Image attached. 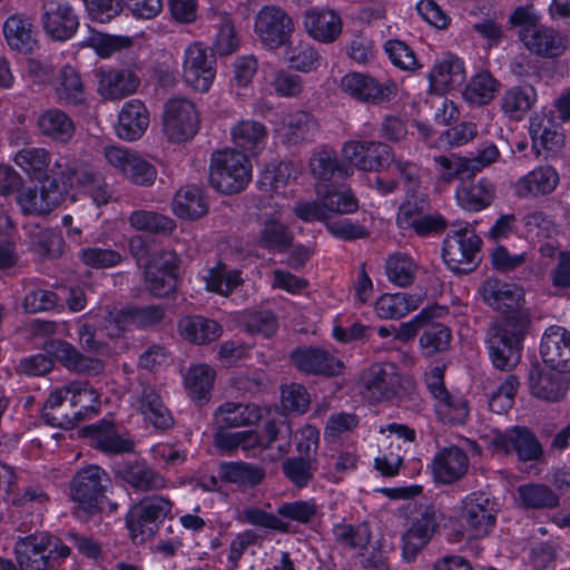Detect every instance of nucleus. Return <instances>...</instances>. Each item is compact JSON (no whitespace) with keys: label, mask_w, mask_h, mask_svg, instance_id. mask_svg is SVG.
<instances>
[{"label":"nucleus","mask_w":570,"mask_h":570,"mask_svg":"<svg viewBox=\"0 0 570 570\" xmlns=\"http://www.w3.org/2000/svg\"><path fill=\"white\" fill-rule=\"evenodd\" d=\"M3 36L8 46L21 53H30L37 46L32 19L23 13H14L7 18Z\"/></svg>","instance_id":"7c9ffc66"},{"label":"nucleus","mask_w":570,"mask_h":570,"mask_svg":"<svg viewBox=\"0 0 570 570\" xmlns=\"http://www.w3.org/2000/svg\"><path fill=\"white\" fill-rule=\"evenodd\" d=\"M289 228L277 219H267L259 232L257 244L265 249L283 253L293 243Z\"/></svg>","instance_id":"0e129e2a"},{"label":"nucleus","mask_w":570,"mask_h":570,"mask_svg":"<svg viewBox=\"0 0 570 570\" xmlns=\"http://www.w3.org/2000/svg\"><path fill=\"white\" fill-rule=\"evenodd\" d=\"M173 501L164 495H150L131 507L126 515V525L135 543L153 538L160 524L173 518Z\"/></svg>","instance_id":"39448f33"},{"label":"nucleus","mask_w":570,"mask_h":570,"mask_svg":"<svg viewBox=\"0 0 570 570\" xmlns=\"http://www.w3.org/2000/svg\"><path fill=\"white\" fill-rule=\"evenodd\" d=\"M14 553L20 570H51L55 560L70 554V548L51 533L39 531L19 537Z\"/></svg>","instance_id":"f03ea898"},{"label":"nucleus","mask_w":570,"mask_h":570,"mask_svg":"<svg viewBox=\"0 0 570 570\" xmlns=\"http://www.w3.org/2000/svg\"><path fill=\"white\" fill-rule=\"evenodd\" d=\"M535 101L537 91L532 86H514L503 92L500 107L509 119L519 121L524 118Z\"/></svg>","instance_id":"c03bdc74"},{"label":"nucleus","mask_w":570,"mask_h":570,"mask_svg":"<svg viewBox=\"0 0 570 570\" xmlns=\"http://www.w3.org/2000/svg\"><path fill=\"white\" fill-rule=\"evenodd\" d=\"M216 372L207 364H197L188 368L185 375V386L189 396L196 402L209 399Z\"/></svg>","instance_id":"e2e57ef3"},{"label":"nucleus","mask_w":570,"mask_h":570,"mask_svg":"<svg viewBox=\"0 0 570 570\" xmlns=\"http://www.w3.org/2000/svg\"><path fill=\"white\" fill-rule=\"evenodd\" d=\"M469 466L470 460L466 452L455 445L441 449L432 462L434 478L443 484L461 480L466 474Z\"/></svg>","instance_id":"393cba45"},{"label":"nucleus","mask_w":570,"mask_h":570,"mask_svg":"<svg viewBox=\"0 0 570 570\" xmlns=\"http://www.w3.org/2000/svg\"><path fill=\"white\" fill-rule=\"evenodd\" d=\"M309 168L321 184L330 181L334 176L345 179L353 174V169L344 161H338L332 149L315 151L309 159Z\"/></svg>","instance_id":"49530a36"},{"label":"nucleus","mask_w":570,"mask_h":570,"mask_svg":"<svg viewBox=\"0 0 570 570\" xmlns=\"http://www.w3.org/2000/svg\"><path fill=\"white\" fill-rule=\"evenodd\" d=\"M315 190L317 197L324 200L330 219L335 215H350L358 210V199L350 188L338 190L318 183Z\"/></svg>","instance_id":"de8ad7c7"},{"label":"nucleus","mask_w":570,"mask_h":570,"mask_svg":"<svg viewBox=\"0 0 570 570\" xmlns=\"http://www.w3.org/2000/svg\"><path fill=\"white\" fill-rule=\"evenodd\" d=\"M519 37L530 51L543 57H558L567 48L566 38L559 31L543 24L519 31Z\"/></svg>","instance_id":"c85d7f7f"},{"label":"nucleus","mask_w":570,"mask_h":570,"mask_svg":"<svg viewBox=\"0 0 570 570\" xmlns=\"http://www.w3.org/2000/svg\"><path fill=\"white\" fill-rule=\"evenodd\" d=\"M165 317V311L159 305L144 307H130L126 309L109 311L107 320L115 325L110 335L117 336L129 326L147 328L160 323Z\"/></svg>","instance_id":"a878e982"},{"label":"nucleus","mask_w":570,"mask_h":570,"mask_svg":"<svg viewBox=\"0 0 570 570\" xmlns=\"http://www.w3.org/2000/svg\"><path fill=\"white\" fill-rule=\"evenodd\" d=\"M507 452L514 451L521 461H535L542 455V446L527 428H514L498 440Z\"/></svg>","instance_id":"a19ab883"},{"label":"nucleus","mask_w":570,"mask_h":570,"mask_svg":"<svg viewBox=\"0 0 570 570\" xmlns=\"http://www.w3.org/2000/svg\"><path fill=\"white\" fill-rule=\"evenodd\" d=\"M400 386L401 377L392 363L374 364L362 376V394L371 402L391 400Z\"/></svg>","instance_id":"6ab92c4d"},{"label":"nucleus","mask_w":570,"mask_h":570,"mask_svg":"<svg viewBox=\"0 0 570 570\" xmlns=\"http://www.w3.org/2000/svg\"><path fill=\"white\" fill-rule=\"evenodd\" d=\"M434 163L438 165L439 179L442 183L449 184L454 179L464 180L474 176L465 157L455 154L440 155L434 157Z\"/></svg>","instance_id":"338daca9"},{"label":"nucleus","mask_w":570,"mask_h":570,"mask_svg":"<svg viewBox=\"0 0 570 570\" xmlns=\"http://www.w3.org/2000/svg\"><path fill=\"white\" fill-rule=\"evenodd\" d=\"M252 178V166L247 156L236 149L216 150L212 154L209 183L222 194L242 191Z\"/></svg>","instance_id":"7ed1b4c3"},{"label":"nucleus","mask_w":570,"mask_h":570,"mask_svg":"<svg viewBox=\"0 0 570 570\" xmlns=\"http://www.w3.org/2000/svg\"><path fill=\"white\" fill-rule=\"evenodd\" d=\"M294 31L292 18L279 7H263L255 19V32L271 49L284 46Z\"/></svg>","instance_id":"2eb2a0df"},{"label":"nucleus","mask_w":570,"mask_h":570,"mask_svg":"<svg viewBox=\"0 0 570 570\" xmlns=\"http://www.w3.org/2000/svg\"><path fill=\"white\" fill-rule=\"evenodd\" d=\"M214 53L202 42L190 43L184 51L183 79L199 92H207L216 76Z\"/></svg>","instance_id":"9d476101"},{"label":"nucleus","mask_w":570,"mask_h":570,"mask_svg":"<svg viewBox=\"0 0 570 570\" xmlns=\"http://www.w3.org/2000/svg\"><path fill=\"white\" fill-rule=\"evenodd\" d=\"M174 213L184 219H198L207 214L208 202L202 188L195 185L181 187L173 202Z\"/></svg>","instance_id":"a18cd8bd"},{"label":"nucleus","mask_w":570,"mask_h":570,"mask_svg":"<svg viewBox=\"0 0 570 570\" xmlns=\"http://www.w3.org/2000/svg\"><path fill=\"white\" fill-rule=\"evenodd\" d=\"M480 293L487 305L505 314L490 323L485 345L492 365L510 372L520 363L522 342L530 325L528 313L517 309L521 291L515 285L488 278L481 285Z\"/></svg>","instance_id":"f257e3e1"},{"label":"nucleus","mask_w":570,"mask_h":570,"mask_svg":"<svg viewBox=\"0 0 570 570\" xmlns=\"http://www.w3.org/2000/svg\"><path fill=\"white\" fill-rule=\"evenodd\" d=\"M67 400L68 391L59 389L50 393L42 410V419L48 425L69 430L78 424L77 416L80 412H62L61 405Z\"/></svg>","instance_id":"bf43d9fd"},{"label":"nucleus","mask_w":570,"mask_h":570,"mask_svg":"<svg viewBox=\"0 0 570 570\" xmlns=\"http://www.w3.org/2000/svg\"><path fill=\"white\" fill-rule=\"evenodd\" d=\"M17 202L26 215H46L60 203V194L57 185L51 183L49 187H28L17 195Z\"/></svg>","instance_id":"2f4dec72"},{"label":"nucleus","mask_w":570,"mask_h":570,"mask_svg":"<svg viewBox=\"0 0 570 570\" xmlns=\"http://www.w3.org/2000/svg\"><path fill=\"white\" fill-rule=\"evenodd\" d=\"M180 335L195 344H208L222 335V326L214 320L186 316L178 323Z\"/></svg>","instance_id":"6e6d98bb"},{"label":"nucleus","mask_w":570,"mask_h":570,"mask_svg":"<svg viewBox=\"0 0 570 570\" xmlns=\"http://www.w3.org/2000/svg\"><path fill=\"white\" fill-rule=\"evenodd\" d=\"M178 257L175 252L159 249L155 252L145 269V282L149 293L156 297H165L177 286L176 269Z\"/></svg>","instance_id":"f8f14e48"},{"label":"nucleus","mask_w":570,"mask_h":570,"mask_svg":"<svg viewBox=\"0 0 570 570\" xmlns=\"http://www.w3.org/2000/svg\"><path fill=\"white\" fill-rule=\"evenodd\" d=\"M56 95L65 105H81L86 100L85 86L79 72L70 65H65L58 75Z\"/></svg>","instance_id":"13d9d810"},{"label":"nucleus","mask_w":570,"mask_h":570,"mask_svg":"<svg viewBox=\"0 0 570 570\" xmlns=\"http://www.w3.org/2000/svg\"><path fill=\"white\" fill-rule=\"evenodd\" d=\"M149 125V114L142 101L131 99L122 106L118 115L116 131L119 138L128 141L137 140Z\"/></svg>","instance_id":"c756f323"},{"label":"nucleus","mask_w":570,"mask_h":570,"mask_svg":"<svg viewBox=\"0 0 570 570\" xmlns=\"http://www.w3.org/2000/svg\"><path fill=\"white\" fill-rule=\"evenodd\" d=\"M332 534L335 543L344 550L355 551L362 554L371 541L372 532L368 523L362 522L357 524L336 523L333 525Z\"/></svg>","instance_id":"864d4df0"},{"label":"nucleus","mask_w":570,"mask_h":570,"mask_svg":"<svg viewBox=\"0 0 570 570\" xmlns=\"http://www.w3.org/2000/svg\"><path fill=\"white\" fill-rule=\"evenodd\" d=\"M52 170L65 186L82 188L98 206L107 204L111 198L105 178L75 159L60 156L53 163Z\"/></svg>","instance_id":"0eeeda50"},{"label":"nucleus","mask_w":570,"mask_h":570,"mask_svg":"<svg viewBox=\"0 0 570 570\" xmlns=\"http://www.w3.org/2000/svg\"><path fill=\"white\" fill-rule=\"evenodd\" d=\"M291 361L305 374L337 376L343 371V363L328 350L313 346H301L292 351Z\"/></svg>","instance_id":"aec40b11"},{"label":"nucleus","mask_w":570,"mask_h":570,"mask_svg":"<svg viewBox=\"0 0 570 570\" xmlns=\"http://www.w3.org/2000/svg\"><path fill=\"white\" fill-rule=\"evenodd\" d=\"M481 238L468 225L451 229L442 246V258L455 274H469L480 264Z\"/></svg>","instance_id":"423d86ee"},{"label":"nucleus","mask_w":570,"mask_h":570,"mask_svg":"<svg viewBox=\"0 0 570 570\" xmlns=\"http://www.w3.org/2000/svg\"><path fill=\"white\" fill-rule=\"evenodd\" d=\"M199 114L193 101L175 97L165 104L163 124L169 140L183 142L191 139L199 129Z\"/></svg>","instance_id":"6e6552de"},{"label":"nucleus","mask_w":570,"mask_h":570,"mask_svg":"<svg viewBox=\"0 0 570 570\" xmlns=\"http://www.w3.org/2000/svg\"><path fill=\"white\" fill-rule=\"evenodd\" d=\"M230 135L233 142L238 148L256 155L265 148L268 131L264 124L246 119L235 124L230 129Z\"/></svg>","instance_id":"37998d69"},{"label":"nucleus","mask_w":570,"mask_h":570,"mask_svg":"<svg viewBox=\"0 0 570 570\" xmlns=\"http://www.w3.org/2000/svg\"><path fill=\"white\" fill-rule=\"evenodd\" d=\"M38 127L43 136L61 144L69 142L76 131L73 120L57 108L43 111L38 118Z\"/></svg>","instance_id":"09e8293b"},{"label":"nucleus","mask_w":570,"mask_h":570,"mask_svg":"<svg viewBox=\"0 0 570 570\" xmlns=\"http://www.w3.org/2000/svg\"><path fill=\"white\" fill-rule=\"evenodd\" d=\"M111 480L108 473L96 464H89L76 472L70 481V498L77 504L75 514L86 518L100 510V504Z\"/></svg>","instance_id":"20e7f679"},{"label":"nucleus","mask_w":570,"mask_h":570,"mask_svg":"<svg viewBox=\"0 0 570 570\" xmlns=\"http://www.w3.org/2000/svg\"><path fill=\"white\" fill-rule=\"evenodd\" d=\"M342 154L348 166L365 171H377L391 163L393 150L382 141L351 140L344 144Z\"/></svg>","instance_id":"dca6fc26"},{"label":"nucleus","mask_w":570,"mask_h":570,"mask_svg":"<svg viewBox=\"0 0 570 570\" xmlns=\"http://www.w3.org/2000/svg\"><path fill=\"white\" fill-rule=\"evenodd\" d=\"M45 350L69 371L85 375H96L102 372L100 360L81 354L73 345L62 340H49Z\"/></svg>","instance_id":"b1692460"},{"label":"nucleus","mask_w":570,"mask_h":570,"mask_svg":"<svg viewBox=\"0 0 570 570\" xmlns=\"http://www.w3.org/2000/svg\"><path fill=\"white\" fill-rule=\"evenodd\" d=\"M459 520L466 538L484 537L495 524V503L484 492H472L462 500Z\"/></svg>","instance_id":"1a4fd4ad"},{"label":"nucleus","mask_w":570,"mask_h":570,"mask_svg":"<svg viewBox=\"0 0 570 570\" xmlns=\"http://www.w3.org/2000/svg\"><path fill=\"white\" fill-rule=\"evenodd\" d=\"M98 92L105 99L120 100L134 94L140 81L130 69H99L97 71Z\"/></svg>","instance_id":"bb28decb"},{"label":"nucleus","mask_w":570,"mask_h":570,"mask_svg":"<svg viewBox=\"0 0 570 570\" xmlns=\"http://www.w3.org/2000/svg\"><path fill=\"white\" fill-rule=\"evenodd\" d=\"M214 417L219 428L234 429L258 423L262 411L253 403L225 402L216 409Z\"/></svg>","instance_id":"f704fd0d"},{"label":"nucleus","mask_w":570,"mask_h":570,"mask_svg":"<svg viewBox=\"0 0 570 570\" xmlns=\"http://www.w3.org/2000/svg\"><path fill=\"white\" fill-rule=\"evenodd\" d=\"M14 164L24 171L30 178L43 180L49 178V171L53 175L55 180H60L53 174L50 153L41 147L26 146L19 149L13 156Z\"/></svg>","instance_id":"4c0bfd02"},{"label":"nucleus","mask_w":570,"mask_h":570,"mask_svg":"<svg viewBox=\"0 0 570 570\" xmlns=\"http://www.w3.org/2000/svg\"><path fill=\"white\" fill-rule=\"evenodd\" d=\"M114 472L135 492H157L169 487V480L145 460H122L115 465Z\"/></svg>","instance_id":"f3484780"},{"label":"nucleus","mask_w":570,"mask_h":570,"mask_svg":"<svg viewBox=\"0 0 570 570\" xmlns=\"http://www.w3.org/2000/svg\"><path fill=\"white\" fill-rule=\"evenodd\" d=\"M455 198L463 209L480 212L491 205L494 198V187L484 178L471 185L461 184L456 188Z\"/></svg>","instance_id":"3c124183"},{"label":"nucleus","mask_w":570,"mask_h":570,"mask_svg":"<svg viewBox=\"0 0 570 570\" xmlns=\"http://www.w3.org/2000/svg\"><path fill=\"white\" fill-rule=\"evenodd\" d=\"M452 340L451 330L434 318L425 321L420 336V347L423 355L433 356L449 350Z\"/></svg>","instance_id":"680f3d73"},{"label":"nucleus","mask_w":570,"mask_h":570,"mask_svg":"<svg viewBox=\"0 0 570 570\" xmlns=\"http://www.w3.org/2000/svg\"><path fill=\"white\" fill-rule=\"evenodd\" d=\"M429 79L438 90H450L459 87L465 81L464 63L460 58L446 55L435 62L429 73Z\"/></svg>","instance_id":"ea45409f"},{"label":"nucleus","mask_w":570,"mask_h":570,"mask_svg":"<svg viewBox=\"0 0 570 570\" xmlns=\"http://www.w3.org/2000/svg\"><path fill=\"white\" fill-rule=\"evenodd\" d=\"M308 35L321 42H333L342 30L340 16L330 9H309L304 14Z\"/></svg>","instance_id":"72a5a7b5"},{"label":"nucleus","mask_w":570,"mask_h":570,"mask_svg":"<svg viewBox=\"0 0 570 570\" xmlns=\"http://www.w3.org/2000/svg\"><path fill=\"white\" fill-rule=\"evenodd\" d=\"M318 130L316 119L308 112L296 110L283 119L281 134L289 145H301L312 141Z\"/></svg>","instance_id":"58836bf2"},{"label":"nucleus","mask_w":570,"mask_h":570,"mask_svg":"<svg viewBox=\"0 0 570 570\" xmlns=\"http://www.w3.org/2000/svg\"><path fill=\"white\" fill-rule=\"evenodd\" d=\"M83 434L90 439L92 448L107 454L129 453L135 449L134 441L127 434L119 433L115 424L107 420L85 426Z\"/></svg>","instance_id":"5701e85b"},{"label":"nucleus","mask_w":570,"mask_h":570,"mask_svg":"<svg viewBox=\"0 0 570 570\" xmlns=\"http://www.w3.org/2000/svg\"><path fill=\"white\" fill-rule=\"evenodd\" d=\"M61 390L68 391L70 410L80 412L77 416L78 423L98 412V394L88 382L76 381L63 386Z\"/></svg>","instance_id":"603ef678"},{"label":"nucleus","mask_w":570,"mask_h":570,"mask_svg":"<svg viewBox=\"0 0 570 570\" xmlns=\"http://www.w3.org/2000/svg\"><path fill=\"white\" fill-rule=\"evenodd\" d=\"M40 21L45 32L52 39H70L79 27L78 16L68 0H42Z\"/></svg>","instance_id":"a211bd4d"},{"label":"nucleus","mask_w":570,"mask_h":570,"mask_svg":"<svg viewBox=\"0 0 570 570\" xmlns=\"http://www.w3.org/2000/svg\"><path fill=\"white\" fill-rule=\"evenodd\" d=\"M104 154L108 164L131 183L140 186L154 184L157 176L156 168L137 151L118 146H108Z\"/></svg>","instance_id":"ddd939ff"},{"label":"nucleus","mask_w":570,"mask_h":570,"mask_svg":"<svg viewBox=\"0 0 570 570\" xmlns=\"http://www.w3.org/2000/svg\"><path fill=\"white\" fill-rule=\"evenodd\" d=\"M500 82L488 71L476 72L462 91L463 99L472 106H485L500 90Z\"/></svg>","instance_id":"5fc2aeb1"},{"label":"nucleus","mask_w":570,"mask_h":570,"mask_svg":"<svg viewBox=\"0 0 570 570\" xmlns=\"http://www.w3.org/2000/svg\"><path fill=\"white\" fill-rule=\"evenodd\" d=\"M440 520L441 514L433 505L426 507L412 520L410 528L402 537L405 560H414L417 553L430 542Z\"/></svg>","instance_id":"412c9836"},{"label":"nucleus","mask_w":570,"mask_h":570,"mask_svg":"<svg viewBox=\"0 0 570 570\" xmlns=\"http://www.w3.org/2000/svg\"><path fill=\"white\" fill-rule=\"evenodd\" d=\"M258 438L259 449L276 451L269 456V459L274 461L289 452L292 443V428L285 421H268L265 423L262 432L258 434Z\"/></svg>","instance_id":"8fccbe9b"},{"label":"nucleus","mask_w":570,"mask_h":570,"mask_svg":"<svg viewBox=\"0 0 570 570\" xmlns=\"http://www.w3.org/2000/svg\"><path fill=\"white\" fill-rule=\"evenodd\" d=\"M529 391L532 396L548 403L566 399L570 389L569 372L533 365L528 374Z\"/></svg>","instance_id":"4468645a"},{"label":"nucleus","mask_w":570,"mask_h":570,"mask_svg":"<svg viewBox=\"0 0 570 570\" xmlns=\"http://www.w3.org/2000/svg\"><path fill=\"white\" fill-rule=\"evenodd\" d=\"M385 271L391 283L400 287H406L415 279L417 264L411 256L396 253L387 258Z\"/></svg>","instance_id":"69168bd1"},{"label":"nucleus","mask_w":570,"mask_h":570,"mask_svg":"<svg viewBox=\"0 0 570 570\" xmlns=\"http://www.w3.org/2000/svg\"><path fill=\"white\" fill-rule=\"evenodd\" d=\"M282 470L284 475L296 488H306L314 478L317 470L316 459L306 456L288 458L283 462Z\"/></svg>","instance_id":"774afa93"},{"label":"nucleus","mask_w":570,"mask_h":570,"mask_svg":"<svg viewBox=\"0 0 570 570\" xmlns=\"http://www.w3.org/2000/svg\"><path fill=\"white\" fill-rule=\"evenodd\" d=\"M518 502L527 510H551L559 505V495L547 484L527 483L517 489Z\"/></svg>","instance_id":"4d7b16f0"},{"label":"nucleus","mask_w":570,"mask_h":570,"mask_svg":"<svg viewBox=\"0 0 570 570\" xmlns=\"http://www.w3.org/2000/svg\"><path fill=\"white\" fill-rule=\"evenodd\" d=\"M529 134L532 139L533 148L543 149L550 156L561 150L564 145V136L554 128L551 118L544 114L535 112L529 121Z\"/></svg>","instance_id":"473e14b6"},{"label":"nucleus","mask_w":570,"mask_h":570,"mask_svg":"<svg viewBox=\"0 0 570 570\" xmlns=\"http://www.w3.org/2000/svg\"><path fill=\"white\" fill-rule=\"evenodd\" d=\"M540 356L548 367L570 373V331L549 326L541 337Z\"/></svg>","instance_id":"4be33fe9"},{"label":"nucleus","mask_w":570,"mask_h":570,"mask_svg":"<svg viewBox=\"0 0 570 570\" xmlns=\"http://www.w3.org/2000/svg\"><path fill=\"white\" fill-rule=\"evenodd\" d=\"M559 183V175L551 166H539L519 178L514 184V193L519 197L548 195Z\"/></svg>","instance_id":"c9c22d12"},{"label":"nucleus","mask_w":570,"mask_h":570,"mask_svg":"<svg viewBox=\"0 0 570 570\" xmlns=\"http://www.w3.org/2000/svg\"><path fill=\"white\" fill-rule=\"evenodd\" d=\"M341 90L363 104L382 105L392 100L397 94V85L393 80L379 81L374 77L361 72H350L342 77Z\"/></svg>","instance_id":"9b49d317"},{"label":"nucleus","mask_w":570,"mask_h":570,"mask_svg":"<svg viewBox=\"0 0 570 570\" xmlns=\"http://www.w3.org/2000/svg\"><path fill=\"white\" fill-rule=\"evenodd\" d=\"M217 473L223 482L245 489L259 485L266 476L263 466L245 461L222 462L218 464Z\"/></svg>","instance_id":"e433bc0d"},{"label":"nucleus","mask_w":570,"mask_h":570,"mask_svg":"<svg viewBox=\"0 0 570 570\" xmlns=\"http://www.w3.org/2000/svg\"><path fill=\"white\" fill-rule=\"evenodd\" d=\"M137 404L145 421L156 430L167 431L174 426V416L155 386L141 385L137 395Z\"/></svg>","instance_id":"cd10ccee"},{"label":"nucleus","mask_w":570,"mask_h":570,"mask_svg":"<svg viewBox=\"0 0 570 570\" xmlns=\"http://www.w3.org/2000/svg\"><path fill=\"white\" fill-rule=\"evenodd\" d=\"M425 294L395 293L383 294L374 305L375 313L380 318H401L416 309L423 302Z\"/></svg>","instance_id":"79ce46f5"},{"label":"nucleus","mask_w":570,"mask_h":570,"mask_svg":"<svg viewBox=\"0 0 570 570\" xmlns=\"http://www.w3.org/2000/svg\"><path fill=\"white\" fill-rule=\"evenodd\" d=\"M434 409L438 419L451 425L464 424L470 414L469 403L465 397L450 391L435 400Z\"/></svg>","instance_id":"052dcab7"}]
</instances>
